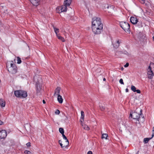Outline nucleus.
Segmentation results:
<instances>
[{"label": "nucleus", "mask_w": 154, "mask_h": 154, "mask_svg": "<svg viewBox=\"0 0 154 154\" xmlns=\"http://www.w3.org/2000/svg\"><path fill=\"white\" fill-rule=\"evenodd\" d=\"M92 28L93 32L96 35L100 34L103 31V26L100 18L94 17L92 18Z\"/></svg>", "instance_id": "nucleus-1"}, {"label": "nucleus", "mask_w": 154, "mask_h": 154, "mask_svg": "<svg viewBox=\"0 0 154 154\" xmlns=\"http://www.w3.org/2000/svg\"><path fill=\"white\" fill-rule=\"evenodd\" d=\"M13 61H11L10 62V63H8L7 65V67L9 66L8 69V70L9 72L13 74H14L16 73L17 71V67L15 64L13 63Z\"/></svg>", "instance_id": "nucleus-2"}, {"label": "nucleus", "mask_w": 154, "mask_h": 154, "mask_svg": "<svg viewBox=\"0 0 154 154\" xmlns=\"http://www.w3.org/2000/svg\"><path fill=\"white\" fill-rule=\"evenodd\" d=\"M119 25L126 32L130 31V25L127 23L124 22H121Z\"/></svg>", "instance_id": "nucleus-3"}, {"label": "nucleus", "mask_w": 154, "mask_h": 154, "mask_svg": "<svg viewBox=\"0 0 154 154\" xmlns=\"http://www.w3.org/2000/svg\"><path fill=\"white\" fill-rule=\"evenodd\" d=\"M67 8L65 6L62 5L61 6L58 7L56 8V11L58 13H60L63 12H66Z\"/></svg>", "instance_id": "nucleus-4"}, {"label": "nucleus", "mask_w": 154, "mask_h": 154, "mask_svg": "<svg viewBox=\"0 0 154 154\" xmlns=\"http://www.w3.org/2000/svg\"><path fill=\"white\" fill-rule=\"evenodd\" d=\"M36 93L38 94L40 92L42 89V85L40 81H37L35 85Z\"/></svg>", "instance_id": "nucleus-5"}, {"label": "nucleus", "mask_w": 154, "mask_h": 154, "mask_svg": "<svg viewBox=\"0 0 154 154\" xmlns=\"http://www.w3.org/2000/svg\"><path fill=\"white\" fill-rule=\"evenodd\" d=\"M7 132L5 130L0 131V139H4L7 136Z\"/></svg>", "instance_id": "nucleus-6"}, {"label": "nucleus", "mask_w": 154, "mask_h": 154, "mask_svg": "<svg viewBox=\"0 0 154 154\" xmlns=\"http://www.w3.org/2000/svg\"><path fill=\"white\" fill-rule=\"evenodd\" d=\"M149 71L148 72L147 74L148 75V78L150 79L152 78L153 76V73L152 70V68L150 66H149L148 67Z\"/></svg>", "instance_id": "nucleus-7"}, {"label": "nucleus", "mask_w": 154, "mask_h": 154, "mask_svg": "<svg viewBox=\"0 0 154 154\" xmlns=\"http://www.w3.org/2000/svg\"><path fill=\"white\" fill-rule=\"evenodd\" d=\"M140 116L139 114L137 113L136 112H134L133 113V117L134 119H136L137 121H139V119L140 117Z\"/></svg>", "instance_id": "nucleus-8"}, {"label": "nucleus", "mask_w": 154, "mask_h": 154, "mask_svg": "<svg viewBox=\"0 0 154 154\" xmlns=\"http://www.w3.org/2000/svg\"><path fill=\"white\" fill-rule=\"evenodd\" d=\"M20 98H25L27 96V92L26 91L21 90Z\"/></svg>", "instance_id": "nucleus-9"}, {"label": "nucleus", "mask_w": 154, "mask_h": 154, "mask_svg": "<svg viewBox=\"0 0 154 154\" xmlns=\"http://www.w3.org/2000/svg\"><path fill=\"white\" fill-rule=\"evenodd\" d=\"M34 6H37L39 4L40 0H29Z\"/></svg>", "instance_id": "nucleus-10"}, {"label": "nucleus", "mask_w": 154, "mask_h": 154, "mask_svg": "<svg viewBox=\"0 0 154 154\" xmlns=\"http://www.w3.org/2000/svg\"><path fill=\"white\" fill-rule=\"evenodd\" d=\"M130 21L133 24H136L138 22V20L136 17H131L130 18Z\"/></svg>", "instance_id": "nucleus-11"}, {"label": "nucleus", "mask_w": 154, "mask_h": 154, "mask_svg": "<svg viewBox=\"0 0 154 154\" xmlns=\"http://www.w3.org/2000/svg\"><path fill=\"white\" fill-rule=\"evenodd\" d=\"M71 2L72 0H66L64 2L63 5L67 7L70 5Z\"/></svg>", "instance_id": "nucleus-12"}, {"label": "nucleus", "mask_w": 154, "mask_h": 154, "mask_svg": "<svg viewBox=\"0 0 154 154\" xmlns=\"http://www.w3.org/2000/svg\"><path fill=\"white\" fill-rule=\"evenodd\" d=\"M60 89L61 88L60 87H57L55 90L54 95L55 96V94L57 96L60 95Z\"/></svg>", "instance_id": "nucleus-13"}, {"label": "nucleus", "mask_w": 154, "mask_h": 154, "mask_svg": "<svg viewBox=\"0 0 154 154\" xmlns=\"http://www.w3.org/2000/svg\"><path fill=\"white\" fill-rule=\"evenodd\" d=\"M21 90H16L14 91L15 95L17 97L20 98Z\"/></svg>", "instance_id": "nucleus-14"}, {"label": "nucleus", "mask_w": 154, "mask_h": 154, "mask_svg": "<svg viewBox=\"0 0 154 154\" xmlns=\"http://www.w3.org/2000/svg\"><path fill=\"white\" fill-rule=\"evenodd\" d=\"M0 105L2 107H4L5 106V101L2 99H0Z\"/></svg>", "instance_id": "nucleus-15"}, {"label": "nucleus", "mask_w": 154, "mask_h": 154, "mask_svg": "<svg viewBox=\"0 0 154 154\" xmlns=\"http://www.w3.org/2000/svg\"><path fill=\"white\" fill-rule=\"evenodd\" d=\"M63 99L62 98L61 96H60V95L58 96L57 100L60 103H62L63 102Z\"/></svg>", "instance_id": "nucleus-16"}, {"label": "nucleus", "mask_w": 154, "mask_h": 154, "mask_svg": "<svg viewBox=\"0 0 154 154\" xmlns=\"http://www.w3.org/2000/svg\"><path fill=\"white\" fill-rule=\"evenodd\" d=\"M120 43L119 42V41L117 40L116 41V42L115 43L113 44V45L114 47L115 48H116L119 47Z\"/></svg>", "instance_id": "nucleus-17"}, {"label": "nucleus", "mask_w": 154, "mask_h": 154, "mask_svg": "<svg viewBox=\"0 0 154 154\" xmlns=\"http://www.w3.org/2000/svg\"><path fill=\"white\" fill-rule=\"evenodd\" d=\"M57 38L61 40L63 42H64L65 41V40L64 39V38L62 37L61 36H60L58 35H57Z\"/></svg>", "instance_id": "nucleus-18"}, {"label": "nucleus", "mask_w": 154, "mask_h": 154, "mask_svg": "<svg viewBox=\"0 0 154 154\" xmlns=\"http://www.w3.org/2000/svg\"><path fill=\"white\" fill-rule=\"evenodd\" d=\"M151 139V138H145L144 139L143 142L145 143H147Z\"/></svg>", "instance_id": "nucleus-19"}, {"label": "nucleus", "mask_w": 154, "mask_h": 154, "mask_svg": "<svg viewBox=\"0 0 154 154\" xmlns=\"http://www.w3.org/2000/svg\"><path fill=\"white\" fill-rule=\"evenodd\" d=\"M62 136L63 137V139H64L65 140H66V142L67 143V144H68L69 143V140L67 139L66 137L65 136V135H64V134H62Z\"/></svg>", "instance_id": "nucleus-20"}, {"label": "nucleus", "mask_w": 154, "mask_h": 154, "mask_svg": "<svg viewBox=\"0 0 154 154\" xmlns=\"http://www.w3.org/2000/svg\"><path fill=\"white\" fill-rule=\"evenodd\" d=\"M81 119H82L83 120H84V116H85V114L84 112L83 111H81Z\"/></svg>", "instance_id": "nucleus-21"}, {"label": "nucleus", "mask_w": 154, "mask_h": 154, "mask_svg": "<svg viewBox=\"0 0 154 154\" xmlns=\"http://www.w3.org/2000/svg\"><path fill=\"white\" fill-rule=\"evenodd\" d=\"M108 136V134H103L102 135V138H105L107 139V138Z\"/></svg>", "instance_id": "nucleus-22"}, {"label": "nucleus", "mask_w": 154, "mask_h": 154, "mask_svg": "<svg viewBox=\"0 0 154 154\" xmlns=\"http://www.w3.org/2000/svg\"><path fill=\"white\" fill-rule=\"evenodd\" d=\"M59 132L62 134H64V129L63 128H59Z\"/></svg>", "instance_id": "nucleus-23"}, {"label": "nucleus", "mask_w": 154, "mask_h": 154, "mask_svg": "<svg viewBox=\"0 0 154 154\" xmlns=\"http://www.w3.org/2000/svg\"><path fill=\"white\" fill-rule=\"evenodd\" d=\"M100 108L102 111H103L106 109L105 107L102 105L100 106Z\"/></svg>", "instance_id": "nucleus-24"}, {"label": "nucleus", "mask_w": 154, "mask_h": 154, "mask_svg": "<svg viewBox=\"0 0 154 154\" xmlns=\"http://www.w3.org/2000/svg\"><path fill=\"white\" fill-rule=\"evenodd\" d=\"M54 31L56 34V35H58L57 33L59 32V29L58 28L54 27Z\"/></svg>", "instance_id": "nucleus-25"}, {"label": "nucleus", "mask_w": 154, "mask_h": 154, "mask_svg": "<svg viewBox=\"0 0 154 154\" xmlns=\"http://www.w3.org/2000/svg\"><path fill=\"white\" fill-rule=\"evenodd\" d=\"M17 63L18 64H20L22 62L21 59L19 57H17Z\"/></svg>", "instance_id": "nucleus-26"}, {"label": "nucleus", "mask_w": 154, "mask_h": 154, "mask_svg": "<svg viewBox=\"0 0 154 154\" xmlns=\"http://www.w3.org/2000/svg\"><path fill=\"white\" fill-rule=\"evenodd\" d=\"M131 89L132 91L134 92H135V91L136 90V87L134 85H131Z\"/></svg>", "instance_id": "nucleus-27"}, {"label": "nucleus", "mask_w": 154, "mask_h": 154, "mask_svg": "<svg viewBox=\"0 0 154 154\" xmlns=\"http://www.w3.org/2000/svg\"><path fill=\"white\" fill-rule=\"evenodd\" d=\"M59 143L61 147L62 148H63L64 147V146H63V144L62 143V141L61 140H59Z\"/></svg>", "instance_id": "nucleus-28"}, {"label": "nucleus", "mask_w": 154, "mask_h": 154, "mask_svg": "<svg viewBox=\"0 0 154 154\" xmlns=\"http://www.w3.org/2000/svg\"><path fill=\"white\" fill-rule=\"evenodd\" d=\"M112 8L113 9L114 8V7L113 6L110 5H109L108 6L107 8Z\"/></svg>", "instance_id": "nucleus-29"}, {"label": "nucleus", "mask_w": 154, "mask_h": 154, "mask_svg": "<svg viewBox=\"0 0 154 154\" xmlns=\"http://www.w3.org/2000/svg\"><path fill=\"white\" fill-rule=\"evenodd\" d=\"M140 113L139 114L140 117L142 118H143V116L142 115V109H140Z\"/></svg>", "instance_id": "nucleus-30"}, {"label": "nucleus", "mask_w": 154, "mask_h": 154, "mask_svg": "<svg viewBox=\"0 0 154 154\" xmlns=\"http://www.w3.org/2000/svg\"><path fill=\"white\" fill-rule=\"evenodd\" d=\"M119 83L120 84H122V85L124 84V82H123V80L122 79H120L119 81Z\"/></svg>", "instance_id": "nucleus-31"}, {"label": "nucleus", "mask_w": 154, "mask_h": 154, "mask_svg": "<svg viewBox=\"0 0 154 154\" xmlns=\"http://www.w3.org/2000/svg\"><path fill=\"white\" fill-rule=\"evenodd\" d=\"M60 112L59 111V110L58 109H57L56 110V112H55V113L56 114L59 115L60 114Z\"/></svg>", "instance_id": "nucleus-32"}, {"label": "nucleus", "mask_w": 154, "mask_h": 154, "mask_svg": "<svg viewBox=\"0 0 154 154\" xmlns=\"http://www.w3.org/2000/svg\"><path fill=\"white\" fill-rule=\"evenodd\" d=\"M26 145L27 146V147H29L30 146V142H28L26 144Z\"/></svg>", "instance_id": "nucleus-33"}, {"label": "nucleus", "mask_w": 154, "mask_h": 154, "mask_svg": "<svg viewBox=\"0 0 154 154\" xmlns=\"http://www.w3.org/2000/svg\"><path fill=\"white\" fill-rule=\"evenodd\" d=\"M137 92V93L138 94H140V90H138V89L136 90V91H135V92Z\"/></svg>", "instance_id": "nucleus-34"}, {"label": "nucleus", "mask_w": 154, "mask_h": 154, "mask_svg": "<svg viewBox=\"0 0 154 154\" xmlns=\"http://www.w3.org/2000/svg\"><path fill=\"white\" fill-rule=\"evenodd\" d=\"M129 63H127L124 66L125 67H127L129 66Z\"/></svg>", "instance_id": "nucleus-35"}, {"label": "nucleus", "mask_w": 154, "mask_h": 154, "mask_svg": "<svg viewBox=\"0 0 154 154\" xmlns=\"http://www.w3.org/2000/svg\"><path fill=\"white\" fill-rule=\"evenodd\" d=\"M140 2L143 4L145 3V0H140Z\"/></svg>", "instance_id": "nucleus-36"}, {"label": "nucleus", "mask_w": 154, "mask_h": 154, "mask_svg": "<svg viewBox=\"0 0 154 154\" xmlns=\"http://www.w3.org/2000/svg\"><path fill=\"white\" fill-rule=\"evenodd\" d=\"M87 154H93L92 152L91 151H89L88 152Z\"/></svg>", "instance_id": "nucleus-37"}, {"label": "nucleus", "mask_w": 154, "mask_h": 154, "mask_svg": "<svg viewBox=\"0 0 154 154\" xmlns=\"http://www.w3.org/2000/svg\"><path fill=\"white\" fill-rule=\"evenodd\" d=\"M130 117H131V118H133V113L132 114L131 113H130Z\"/></svg>", "instance_id": "nucleus-38"}, {"label": "nucleus", "mask_w": 154, "mask_h": 154, "mask_svg": "<svg viewBox=\"0 0 154 154\" xmlns=\"http://www.w3.org/2000/svg\"><path fill=\"white\" fill-rule=\"evenodd\" d=\"M4 13H5L6 14L8 13H7V10H6L4 12Z\"/></svg>", "instance_id": "nucleus-39"}, {"label": "nucleus", "mask_w": 154, "mask_h": 154, "mask_svg": "<svg viewBox=\"0 0 154 154\" xmlns=\"http://www.w3.org/2000/svg\"><path fill=\"white\" fill-rule=\"evenodd\" d=\"M3 122H2L0 120V125H2L3 124Z\"/></svg>", "instance_id": "nucleus-40"}, {"label": "nucleus", "mask_w": 154, "mask_h": 154, "mask_svg": "<svg viewBox=\"0 0 154 154\" xmlns=\"http://www.w3.org/2000/svg\"><path fill=\"white\" fill-rule=\"evenodd\" d=\"M154 132L152 134V137H151V139L153 138V137H154Z\"/></svg>", "instance_id": "nucleus-41"}, {"label": "nucleus", "mask_w": 154, "mask_h": 154, "mask_svg": "<svg viewBox=\"0 0 154 154\" xmlns=\"http://www.w3.org/2000/svg\"><path fill=\"white\" fill-rule=\"evenodd\" d=\"M125 91H126V92H128V89L127 88L126 90H125Z\"/></svg>", "instance_id": "nucleus-42"}, {"label": "nucleus", "mask_w": 154, "mask_h": 154, "mask_svg": "<svg viewBox=\"0 0 154 154\" xmlns=\"http://www.w3.org/2000/svg\"><path fill=\"white\" fill-rule=\"evenodd\" d=\"M42 102L44 104H45L46 103L45 101V100H43L42 101Z\"/></svg>", "instance_id": "nucleus-43"}, {"label": "nucleus", "mask_w": 154, "mask_h": 154, "mask_svg": "<svg viewBox=\"0 0 154 154\" xmlns=\"http://www.w3.org/2000/svg\"><path fill=\"white\" fill-rule=\"evenodd\" d=\"M87 128H86V130H88L89 129V128L88 127V126H87Z\"/></svg>", "instance_id": "nucleus-44"}, {"label": "nucleus", "mask_w": 154, "mask_h": 154, "mask_svg": "<svg viewBox=\"0 0 154 154\" xmlns=\"http://www.w3.org/2000/svg\"><path fill=\"white\" fill-rule=\"evenodd\" d=\"M26 151V153L28 154H29V152L30 153V152L29 151Z\"/></svg>", "instance_id": "nucleus-45"}, {"label": "nucleus", "mask_w": 154, "mask_h": 154, "mask_svg": "<svg viewBox=\"0 0 154 154\" xmlns=\"http://www.w3.org/2000/svg\"><path fill=\"white\" fill-rule=\"evenodd\" d=\"M103 81H105L106 80V79L105 78H104L103 79Z\"/></svg>", "instance_id": "nucleus-46"}, {"label": "nucleus", "mask_w": 154, "mask_h": 154, "mask_svg": "<svg viewBox=\"0 0 154 154\" xmlns=\"http://www.w3.org/2000/svg\"><path fill=\"white\" fill-rule=\"evenodd\" d=\"M1 7H2V8H4V7H5V6H1Z\"/></svg>", "instance_id": "nucleus-47"}, {"label": "nucleus", "mask_w": 154, "mask_h": 154, "mask_svg": "<svg viewBox=\"0 0 154 154\" xmlns=\"http://www.w3.org/2000/svg\"><path fill=\"white\" fill-rule=\"evenodd\" d=\"M153 40L154 41V36L153 37Z\"/></svg>", "instance_id": "nucleus-48"}, {"label": "nucleus", "mask_w": 154, "mask_h": 154, "mask_svg": "<svg viewBox=\"0 0 154 154\" xmlns=\"http://www.w3.org/2000/svg\"><path fill=\"white\" fill-rule=\"evenodd\" d=\"M137 36L138 37H140V36L139 35H138Z\"/></svg>", "instance_id": "nucleus-49"}, {"label": "nucleus", "mask_w": 154, "mask_h": 154, "mask_svg": "<svg viewBox=\"0 0 154 154\" xmlns=\"http://www.w3.org/2000/svg\"><path fill=\"white\" fill-rule=\"evenodd\" d=\"M120 54H121V53L122 52V51H120Z\"/></svg>", "instance_id": "nucleus-50"}, {"label": "nucleus", "mask_w": 154, "mask_h": 154, "mask_svg": "<svg viewBox=\"0 0 154 154\" xmlns=\"http://www.w3.org/2000/svg\"><path fill=\"white\" fill-rule=\"evenodd\" d=\"M122 70H123V68H122Z\"/></svg>", "instance_id": "nucleus-51"}, {"label": "nucleus", "mask_w": 154, "mask_h": 154, "mask_svg": "<svg viewBox=\"0 0 154 154\" xmlns=\"http://www.w3.org/2000/svg\"><path fill=\"white\" fill-rule=\"evenodd\" d=\"M80 122L82 123V121H80Z\"/></svg>", "instance_id": "nucleus-52"}]
</instances>
